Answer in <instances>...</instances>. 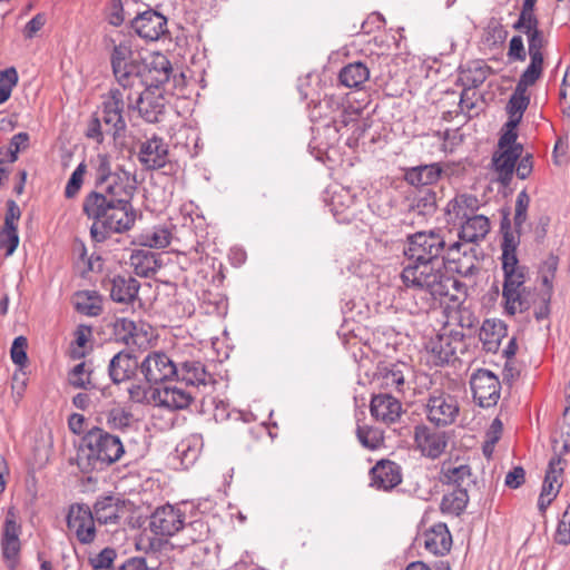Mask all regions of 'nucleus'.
<instances>
[{"label":"nucleus","mask_w":570,"mask_h":570,"mask_svg":"<svg viewBox=\"0 0 570 570\" xmlns=\"http://www.w3.org/2000/svg\"><path fill=\"white\" fill-rule=\"evenodd\" d=\"M501 262L503 271L502 299L508 315L527 312L535 302V293L527 286L528 268L521 265L517 248L519 235L510 230L509 218L501 222Z\"/></svg>","instance_id":"nucleus-1"},{"label":"nucleus","mask_w":570,"mask_h":570,"mask_svg":"<svg viewBox=\"0 0 570 570\" xmlns=\"http://www.w3.org/2000/svg\"><path fill=\"white\" fill-rule=\"evenodd\" d=\"M82 212L94 220L90 235L98 243L105 242L111 233L129 230L136 219L131 199L102 196L97 190L86 195Z\"/></svg>","instance_id":"nucleus-2"},{"label":"nucleus","mask_w":570,"mask_h":570,"mask_svg":"<svg viewBox=\"0 0 570 570\" xmlns=\"http://www.w3.org/2000/svg\"><path fill=\"white\" fill-rule=\"evenodd\" d=\"M120 439L100 428L89 430L79 445L77 464L83 473L104 471L124 455Z\"/></svg>","instance_id":"nucleus-3"},{"label":"nucleus","mask_w":570,"mask_h":570,"mask_svg":"<svg viewBox=\"0 0 570 570\" xmlns=\"http://www.w3.org/2000/svg\"><path fill=\"white\" fill-rule=\"evenodd\" d=\"M112 50L110 65L117 85L121 89H144L141 70L144 60L134 51V39L130 36H122L111 39Z\"/></svg>","instance_id":"nucleus-4"},{"label":"nucleus","mask_w":570,"mask_h":570,"mask_svg":"<svg viewBox=\"0 0 570 570\" xmlns=\"http://www.w3.org/2000/svg\"><path fill=\"white\" fill-rule=\"evenodd\" d=\"M465 297V285L454 276L434 274L430 281V313L435 317L459 320V308Z\"/></svg>","instance_id":"nucleus-5"},{"label":"nucleus","mask_w":570,"mask_h":570,"mask_svg":"<svg viewBox=\"0 0 570 570\" xmlns=\"http://www.w3.org/2000/svg\"><path fill=\"white\" fill-rule=\"evenodd\" d=\"M454 236L453 230L448 227L430 230V269L444 266L451 272H460L456 263L461 244L454 239Z\"/></svg>","instance_id":"nucleus-6"},{"label":"nucleus","mask_w":570,"mask_h":570,"mask_svg":"<svg viewBox=\"0 0 570 570\" xmlns=\"http://www.w3.org/2000/svg\"><path fill=\"white\" fill-rule=\"evenodd\" d=\"M186 514L179 508L171 504H166L157 508L150 515L149 529L150 531L160 537H173L179 531L189 532L197 525L204 524L199 521L186 524Z\"/></svg>","instance_id":"nucleus-7"},{"label":"nucleus","mask_w":570,"mask_h":570,"mask_svg":"<svg viewBox=\"0 0 570 570\" xmlns=\"http://www.w3.org/2000/svg\"><path fill=\"white\" fill-rule=\"evenodd\" d=\"M458 320L445 318L442 321L436 337L430 342V364L444 365L455 360V353L462 345L463 333L453 327Z\"/></svg>","instance_id":"nucleus-8"},{"label":"nucleus","mask_w":570,"mask_h":570,"mask_svg":"<svg viewBox=\"0 0 570 570\" xmlns=\"http://www.w3.org/2000/svg\"><path fill=\"white\" fill-rule=\"evenodd\" d=\"M122 90L127 91L128 110H138L140 117L147 122L155 124L160 121L166 108L165 97L160 92L156 94L151 88L137 91L134 89Z\"/></svg>","instance_id":"nucleus-9"},{"label":"nucleus","mask_w":570,"mask_h":570,"mask_svg":"<svg viewBox=\"0 0 570 570\" xmlns=\"http://www.w3.org/2000/svg\"><path fill=\"white\" fill-rule=\"evenodd\" d=\"M126 94L127 91H124L118 86L110 89L102 101L101 120L107 127V132L114 138L120 136L127 126L124 118L125 110L127 109Z\"/></svg>","instance_id":"nucleus-10"},{"label":"nucleus","mask_w":570,"mask_h":570,"mask_svg":"<svg viewBox=\"0 0 570 570\" xmlns=\"http://www.w3.org/2000/svg\"><path fill=\"white\" fill-rule=\"evenodd\" d=\"M474 401L481 407L494 406L500 400L501 384L499 377L487 368H479L470 377Z\"/></svg>","instance_id":"nucleus-11"},{"label":"nucleus","mask_w":570,"mask_h":570,"mask_svg":"<svg viewBox=\"0 0 570 570\" xmlns=\"http://www.w3.org/2000/svg\"><path fill=\"white\" fill-rule=\"evenodd\" d=\"M96 518L89 505L85 503L71 504L67 514L68 531L81 544H90L96 539Z\"/></svg>","instance_id":"nucleus-12"},{"label":"nucleus","mask_w":570,"mask_h":570,"mask_svg":"<svg viewBox=\"0 0 570 570\" xmlns=\"http://www.w3.org/2000/svg\"><path fill=\"white\" fill-rule=\"evenodd\" d=\"M140 372L150 384L165 383L176 376L177 363L164 352H151L140 363Z\"/></svg>","instance_id":"nucleus-13"},{"label":"nucleus","mask_w":570,"mask_h":570,"mask_svg":"<svg viewBox=\"0 0 570 570\" xmlns=\"http://www.w3.org/2000/svg\"><path fill=\"white\" fill-rule=\"evenodd\" d=\"M176 376L180 383L188 387L203 391L204 394L212 392L215 379L205 368V365L197 360H186L177 363Z\"/></svg>","instance_id":"nucleus-14"},{"label":"nucleus","mask_w":570,"mask_h":570,"mask_svg":"<svg viewBox=\"0 0 570 570\" xmlns=\"http://www.w3.org/2000/svg\"><path fill=\"white\" fill-rule=\"evenodd\" d=\"M196 396L188 387H183L179 382L164 384L153 392V400L156 405L170 411L187 409Z\"/></svg>","instance_id":"nucleus-15"},{"label":"nucleus","mask_w":570,"mask_h":570,"mask_svg":"<svg viewBox=\"0 0 570 570\" xmlns=\"http://www.w3.org/2000/svg\"><path fill=\"white\" fill-rule=\"evenodd\" d=\"M21 527L17 522L16 513L12 509L7 512L3 530L1 534V550L3 559L9 570H14L20 553Z\"/></svg>","instance_id":"nucleus-16"},{"label":"nucleus","mask_w":570,"mask_h":570,"mask_svg":"<svg viewBox=\"0 0 570 570\" xmlns=\"http://www.w3.org/2000/svg\"><path fill=\"white\" fill-rule=\"evenodd\" d=\"M173 67L167 56L161 52H153L146 61L144 60V69L141 70L144 89H158L168 82Z\"/></svg>","instance_id":"nucleus-17"},{"label":"nucleus","mask_w":570,"mask_h":570,"mask_svg":"<svg viewBox=\"0 0 570 570\" xmlns=\"http://www.w3.org/2000/svg\"><path fill=\"white\" fill-rule=\"evenodd\" d=\"M168 145L161 137L154 135L141 141L138 148V160L147 170H157L168 163Z\"/></svg>","instance_id":"nucleus-18"},{"label":"nucleus","mask_w":570,"mask_h":570,"mask_svg":"<svg viewBox=\"0 0 570 570\" xmlns=\"http://www.w3.org/2000/svg\"><path fill=\"white\" fill-rule=\"evenodd\" d=\"M131 28L140 38L147 41H156L167 32V18L149 9L131 20Z\"/></svg>","instance_id":"nucleus-19"},{"label":"nucleus","mask_w":570,"mask_h":570,"mask_svg":"<svg viewBox=\"0 0 570 570\" xmlns=\"http://www.w3.org/2000/svg\"><path fill=\"white\" fill-rule=\"evenodd\" d=\"M371 415L385 424L395 423L402 414L401 402L389 393L373 395L370 404Z\"/></svg>","instance_id":"nucleus-20"},{"label":"nucleus","mask_w":570,"mask_h":570,"mask_svg":"<svg viewBox=\"0 0 570 570\" xmlns=\"http://www.w3.org/2000/svg\"><path fill=\"white\" fill-rule=\"evenodd\" d=\"M459 413L458 401L450 394L430 396V422L436 425H449Z\"/></svg>","instance_id":"nucleus-21"},{"label":"nucleus","mask_w":570,"mask_h":570,"mask_svg":"<svg viewBox=\"0 0 570 570\" xmlns=\"http://www.w3.org/2000/svg\"><path fill=\"white\" fill-rule=\"evenodd\" d=\"M136 177L129 170L121 167L114 171L110 180L99 191L102 196L112 198L132 199L136 190Z\"/></svg>","instance_id":"nucleus-22"},{"label":"nucleus","mask_w":570,"mask_h":570,"mask_svg":"<svg viewBox=\"0 0 570 570\" xmlns=\"http://www.w3.org/2000/svg\"><path fill=\"white\" fill-rule=\"evenodd\" d=\"M413 376L411 367L403 362L391 363L380 367V384L385 390L403 392L405 385H410Z\"/></svg>","instance_id":"nucleus-23"},{"label":"nucleus","mask_w":570,"mask_h":570,"mask_svg":"<svg viewBox=\"0 0 570 570\" xmlns=\"http://www.w3.org/2000/svg\"><path fill=\"white\" fill-rule=\"evenodd\" d=\"M140 370V363L137 357L127 352L117 353L109 362L108 374L112 383L120 384L131 380L137 370Z\"/></svg>","instance_id":"nucleus-24"},{"label":"nucleus","mask_w":570,"mask_h":570,"mask_svg":"<svg viewBox=\"0 0 570 570\" xmlns=\"http://www.w3.org/2000/svg\"><path fill=\"white\" fill-rule=\"evenodd\" d=\"M124 502L114 495L97 498L91 511L99 524H118L124 513Z\"/></svg>","instance_id":"nucleus-25"},{"label":"nucleus","mask_w":570,"mask_h":570,"mask_svg":"<svg viewBox=\"0 0 570 570\" xmlns=\"http://www.w3.org/2000/svg\"><path fill=\"white\" fill-rule=\"evenodd\" d=\"M402 481L400 466L392 461H380L371 469V485L391 490Z\"/></svg>","instance_id":"nucleus-26"},{"label":"nucleus","mask_w":570,"mask_h":570,"mask_svg":"<svg viewBox=\"0 0 570 570\" xmlns=\"http://www.w3.org/2000/svg\"><path fill=\"white\" fill-rule=\"evenodd\" d=\"M523 146H515L512 149H500L494 153L492 164L499 179L509 184L512 179L517 160L522 156Z\"/></svg>","instance_id":"nucleus-27"},{"label":"nucleus","mask_w":570,"mask_h":570,"mask_svg":"<svg viewBox=\"0 0 570 570\" xmlns=\"http://www.w3.org/2000/svg\"><path fill=\"white\" fill-rule=\"evenodd\" d=\"M110 297L122 304L132 303L140 288L139 282L131 276L117 275L110 281Z\"/></svg>","instance_id":"nucleus-28"},{"label":"nucleus","mask_w":570,"mask_h":570,"mask_svg":"<svg viewBox=\"0 0 570 570\" xmlns=\"http://www.w3.org/2000/svg\"><path fill=\"white\" fill-rule=\"evenodd\" d=\"M507 335L505 324L495 318L485 320L480 328L479 337L483 348L489 353H495L502 340Z\"/></svg>","instance_id":"nucleus-29"},{"label":"nucleus","mask_w":570,"mask_h":570,"mask_svg":"<svg viewBox=\"0 0 570 570\" xmlns=\"http://www.w3.org/2000/svg\"><path fill=\"white\" fill-rule=\"evenodd\" d=\"M490 232V220L484 215H474L468 217L461 224V229L458 233L460 239L466 243H476L483 239Z\"/></svg>","instance_id":"nucleus-30"},{"label":"nucleus","mask_w":570,"mask_h":570,"mask_svg":"<svg viewBox=\"0 0 570 570\" xmlns=\"http://www.w3.org/2000/svg\"><path fill=\"white\" fill-rule=\"evenodd\" d=\"M129 265L135 274L141 277H149L160 267L155 253L149 249H136L131 253Z\"/></svg>","instance_id":"nucleus-31"},{"label":"nucleus","mask_w":570,"mask_h":570,"mask_svg":"<svg viewBox=\"0 0 570 570\" xmlns=\"http://www.w3.org/2000/svg\"><path fill=\"white\" fill-rule=\"evenodd\" d=\"M401 276L406 287L424 292L428 286V259L407 262Z\"/></svg>","instance_id":"nucleus-32"},{"label":"nucleus","mask_w":570,"mask_h":570,"mask_svg":"<svg viewBox=\"0 0 570 570\" xmlns=\"http://www.w3.org/2000/svg\"><path fill=\"white\" fill-rule=\"evenodd\" d=\"M471 469L464 463L443 462L441 465L440 480L446 484L456 485V489L463 488L469 483Z\"/></svg>","instance_id":"nucleus-33"},{"label":"nucleus","mask_w":570,"mask_h":570,"mask_svg":"<svg viewBox=\"0 0 570 570\" xmlns=\"http://www.w3.org/2000/svg\"><path fill=\"white\" fill-rule=\"evenodd\" d=\"M530 104V96L528 91L515 87L513 94L507 104V112L509 116V126L518 127L522 120L523 114Z\"/></svg>","instance_id":"nucleus-34"},{"label":"nucleus","mask_w":570,"mask_h":570,"mask_svg":"<svg viewBox=\"0 0 570 570\" xmlns=\"http://www.w3.org/2000/svg\"><path fill=\"white\" fill-rule=\"evenodd\" d=\"M75 308L86 316H98L102 311V301L95 291H80L75 294Z\"/></svg>","instance_id":"nucleus-35"},{"label":"nucleus","mask_w":570,"mask_h":570,"mask_svg":"<svg viewBox=\"0 0 570 570\" xmlns=\"http://www.w3.org/2000/svg\"><path fill=\"white\" fill-rule=\"evenodd\" d=\"M338 77L345 87L358 88L368 79L370 70L364 63L357 61L345 66Z\"/></svg>","instance_id":"nucleus-36"},{"label":"nucleus","mask_w":570,"mask_h":570,"mask_svg":"<svg viewBox=\"0 0 570 570\" xmlns=\"http://www.w3.org/2000/svg\"><path fill=\"white\" fill-rule=\"evenodd\" d=\"M452 547V537L445 523H436L430 528V552L444 556Z\"/></svg>","instance_id":"nucleus-37"},{"label":"nucleus","mask_w":570,"mask_h":570,"mask_svg":"<svg viewBox=\"0 0 570 570\" xmlns=\"http://www.w3.org/2000/svg\"><path fill=\"white\" fill-rule=\"evenodd\" d=\"M171 233L165 226H154L138 236V243L144 247L165 248L170 244Z\"/></svg>","instance_id":"nucleus-38"},{"label":"nucleus","mask_w":570,"mask_h":570,"mask_svg":"<svg viewBox=\"0 0 570 570\" xmlns=\"http://www.w3.org/2000/svg\"><path fill=\"white\" fill-rule=\"evenodd\" d=\"M94 370L87 362L75 365L68 373V383L80 390H91L96 387L92 382Z\"/></svg>","instance_id":"nucleus-39"},{"label":"nucleus","mask_w":570,"mask_h":570,"mask_svg":"<svg viewBox=\"0 0 570 570\" xmlns=\"http://www.w3.org/2000/svg\"><path fill=\"white\" fill-rule=\"evenodd\" d=\"M428 235L425 232H419L407 237V246L404 249V255L407 262H422L428 259Z\"/></svg>","instance_id":"nucleus-40"},{"label":"nucleus","mask_w":570,"mask_h":570,"mask_svg":"<svg viewBox=\"0 0 570 570\" xmlns=\"http://www.w3.org/2000/svg\"><path fill=\"white\" fill-rule=\"evenodd\" d=\"M469 495L464 488H459L449 494H445L441 502L443 512H449L459 515L468 505Z\"/></svg>","instance_id":"nucleus-41"},{"label":"nucleus","mask_w":570,"mask_h":570,"mask_svg":"<svg viewBox=\"0 0 570 570\" xmlns=\"http://www.w3.org/2000/svg\"><path fill=\"white\" fill-rule=\"evenodd\" d=\"M107 424L110 429L127 431L135 424L134 415L122 407H114L107 414Z\"/></svg>","instance_id":"nucleus-42"},{"label":"nucleus","mask_w":570,"mask_h":570,"mask_svg":"<svg viewBox=\"0 0 570 570\" xmlns=\"http://www.w3.org/2000/svg\"><path fill=\"white\" fill-rule=\"evenodd\" d=\"M356 436L360 443L368 450H376L384 442L383 432L372 426L358 425L356 429Z\"/></svg>","instance_id":"nucleus-43"},{"label":"nucleus","mask_w":570,"mask_h":570,"mask_svg":"<svg viewBox=\"0 0 570 570\" xmlns=\"http://www.w3.org/2000/svg\"><path fill=\"white\" fill-rule=\"evenodd\" d=\"M115 335L118 341L126 345L137 344V325L134 321L128 318H117L114 324Z\"/></svg>","instance_id":"nucleus-44"},{"label":"nucleus","mask_w":570,"mask_h":570,"mask_svg":"<svg viewBox=\"0 0 570 570\" xmlns=\"http://www.w3.org/2000/svg\"><path fill=\"white\" fill-rule=\"evenodd\" d=\"M543 69V60L538 59H530L529 66L525 68V70L520 76L517 86L521 87V89H524L528 91V87L535 83V81L540 78Z\"/></svg>","instance_id":"nucleus-45"},{"label":"nucleus","mask_w":570,"mask_h":570,"mask_svg":"<svg viewBox=\"0 0 570 570\" xmlns=\"http://www.w3.org/2000/svg\"><path fill=\"white\" fill-rule=\"evenodd\" d=\"M86 173H87V165L85 164V161H81L76 167V169L72 171L69 180L67 181V185L65 188L66 198L71 199L78 195V193L83 184V178H85Z\"/></svg>","instance_id":"nucleus-46"},{"label":"nucleus","mask_w":570,"mask_h":570,"mask_svg":"<svg viewBox=\"0 0 570 570\" xmlns=\"http://www.w3.org/2000/svg\"><path fill=\"white\" fill-rule=\"evenodd\" d=\"M530 205V197L525 190H521L515 199V214H514V226L515 230L513 233H517L520 236L519 229L522 227V225L527 220V214L528 208ZM509 225L511 226V223L509 222ZM512 232V229L510 228Z\"/></svg>","instance_id":"nucleus-47"},{"label":"nucleus","mask_w":570,"mask_h":570,"mask_svg":"<svg viewBox=\"0 0 570 570\" xmlns=\"http://www.w3.org/2000/svg\"><path fill=\"white\" fill-rule=\"evenodd\" d=\"M17 82L18 73L13 67L0 71V105L10 98Z\"/></svg>","instance_id":"nucleus-48"},{"label":"nucleus","mask_w":570,"mask_h":570,"mask_svg":"<svg viewBox=\"0 0 570 570\" xmlns=\"http://www.w3.org/2000/svg\"><path fill=\"white\" fill-rule=\"evenodd\" d=\"M114 175V170L111 169L110 158L106 154H99L97 156V166H96V180L95 185L97 188H101L110 180Z\"/></svg>","instance_id":"nucleus-49"},{"label":"nucleus","mask_w":570,"mask_h":570,"mask_svg":"<svg viewBox=\"0 0 570 570\" xmlns=\"http://www.w3.org/2000/svg\"><path fill=\"white\" fill-rule=\"evenodd\" d=\"M28 144L29 135L27 132H18L11 138L8 149L2 153V156L7 158L8 163H14L18 159V154L28 148Z\"/></svg>","instance_id":"nucleus-50"},{"label":"nucleus","mask_w":570,"mask_h":570,"mask_svg":"<svg viewBox=\"0 0 570 570\" xmlns=\"http://www.w3.org/2000/svg\"><path fill=\"white\" fill-rule=\"evenodd\" d=\"M539 21L534 14V9L522 7L519 19L514 22L513 28L524 33L539 30Z\"/></svg>","instance_id":"nucleus-51"},{"label":"nucleus","mask_w":570,"mask_h":570,"mask_svg":"<svg viewBox=\"0 0 570 570\" xmlns=\"http://www.w3.org/2000/svg\"><path fill=\"white\" fill-rule=\"evenodd\" d=\"M19 245L18 227H4L0 230V248L6 250V256L14 253Z\"/></svg>","instance_id":"nucleus-52"},{"label":"nucleus","mask_w":570,"mask_h":570,"mask_svg":"<svg viewBox=\"0 0 570 570\" xmlns=\"http://www.w3.org/2000/svg\"><path fill=\"white\" fill-rule=\"evenodd\" d=\"M117 552L112 548H105L95 557L89 558V563L97 570H111Z\"/></svg>","instance_id":"nucleus-53"},{"label":"nucleus","mask_w":570,"mask_h":570,"mask_svg":"<svg viewBox=\"0 0 570 570\" xmlns=\"http://www.w3.org/2000/svg\"><path fill=\"white\" fill-rule=\"evenodd\" d=\"M566 460L560 456H553L550 459L544 480L546 482H551L552 485L561 484V476L564 471Z\"/></svg>","instance_id":"nucleus-54"},{"label":"nucleus","mask_w":570,"mask_h":570,"mask_svg":"<svg viewBox=\"0 0 570 570\" xmlns=\"http://www.w3.org/2000/svg\"><path fill=\"white\" fill-rule=\"evenodd\" d=\"M472 202H475V199L471 196H462L460 199L450 200L444 209L446 224L455 225V220L459 218L460 210L462 209V203L470 206Z\"/></svg>","instance_id":"nucleus-55"},{"label":"nucleus","mask_w":570,"mask_h":570,"mask_svg":"<svg viewBox=\"0 0 570 570\" xmlns=\"http://www.w3.org/2000/svg\"><path fill=\"white\" fill-rule=\"evenodd\" d=\"M554 540L557 543L562 546L570 543V503L558 522Z\"/></svg>","instance_id":"nucleus-56"},{"label":"nucleus","mask_w":570,"mask_h":570,"mask_svg":"<svg viewBox=\"0 0 570 570\" xmlns=\"http://www.w3.org/2000/svg\"><path fill=\"white\" fill-rule=\"evenodd\" d=\"M561 484L552 485L551 482L543 481L541 493L538 499V508L544 513L547 508L552 503V501L557 498L560 491Z\"/></svg>","instance_id":"nucleus-57"},{"label":"nucleus","mask_w":570,"mask_h":570,"mask_svg":"<svg viewBox=\"0 0 570 570\" xmlns=\"http://www.w3.org/2000/svg\"><path fill=\"white\" fill-rule=\"evenodd\" d=\"M27 346L28 341L24 336H18L13 340L10 351L11 360L16 365H19L20 367L24 366L28 361Z\"/></svg>","instance_id":"nucleus-58"},{"label":"nucleus","mask_w":570,"mask_h":570,"mask_svg":"<svg viewBox=\"0 0 570 570\" xmlns=\"http://www.w3.org/2000/svg\"><path fill=\"white\" fill-rule=\"evenodd\" d=\"M528 37V49L530 59L543 60L542 47L543 37L540 30L531 31L525 33Z\"/></svg>","instance_id":"nucleus-59"},{"label":"nucleus","mask_w":570,"mask_h":570,"mask_svg":"<svg viewBox=\"0 0 570 570\" xmlns=\"http://www.w3.org/2000/svg\"><path fill=\"white\" fill-rule=\"evenodd\" d=\"M504 131L501 135L498 148L500 149H512L515 146H522L521 144L517 142L518 139V132L517 127L509 126V120L504 124Z\"/></svg>","instance_id":"nucleus-60"},{"label":"nucleus","mask_w":570,"mask_h":570,"mask_svg":"<svg viewBox=\"0 0 570 570\" xmlns=\"http://www.w3.org/2000/svg\"><path fill=\"white\" fill-rule=\"evenodd\" d=\"M448 439V433L444 431L430 434V458H436L445 450Z\"/></svg>","instance_id":"nucleus-61"},{"label":"nucleus","mask_w":570,"mask_h":570,"mask_svg":"<svg viewBox=\"0 0 570 570\" xmlns=\"http://www.w3.org/2000/svg\"><path fill=\"white\" fill-rule=\"evenodd\" d=\"M508 57L510 60L524 61L527 53L521 36H513L509 43Z\"/></svg>","instance_id":"nucleus-62"},{"label":"nucleus","mask_w":570,"mask_h":570,"mask_svg":"<svg viewBox=\"0 0 570 570\" xmlns=\"http://www.w3.org/2000/svg\"><path fill=\"white\" fill-rule=\"evenodd\" d=\"M428 170V165H420L409 168L405 171V180L414 187H423L426 185L424 180V173Z\"/></svg>","instance_id":"nucleus-63"},{"label":"nucleus","mask_w":570,"mask_h":570,"mask_svg":"<svg viewBox=\"0 0 570 570\" xmlns=\"http://www.w3.org/2000/svg\"><path fill=\"white\" fill-rule=\"evenodd\" d=\"M47 18L45 13H37L24 27L23 36L27 39H32L36 33L46 24Z\"/></svg>","instance_id":"nucleus-64"}]
</instances>
